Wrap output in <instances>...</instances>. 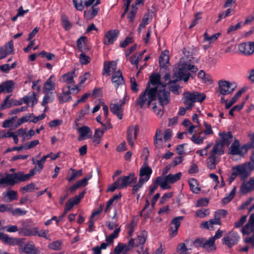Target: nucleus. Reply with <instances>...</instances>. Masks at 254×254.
I'll use <instances>...</instances> for the list:
<instances>
[{
	"label": "nucleus",
	"instance_id": "49530a36",
	"mask_svg": "<svg viewBox=\"0 0 254 254\" xmlns=\"http://www.w3.org/2000/svg\"><path fill=\"white\" fill-rule=\"evenodd\" d=\"M145 52H146V50H144L141 53H140L139 54V55L138 56L137 58L135 60V62H133V59H135L136 58V55H132L130 57V59H129L130 62L132 64H135L136 65V67L137 68L138 67V62L141 60L143 54Z\"/></svg>",
	"mask_w": 254,
	"mask_h": 254
},
{
	"label": "nucleus",
	"instance_id": "6e6d98bb",
	"mask_svg": "<svg viewBox=\"0 0 254 254\" xmlns=\"http://www.w3.org/2000/svg\"><path fill=\"white\" fill-rule=\"evenodd\" d=\"M90 106L88 104L86 105L84 110H81L79 113L78 117L76 119V122L79 121L81 118L86 114H87L89 110Z\"/></svg>",
	"mask_w": 254,
	"mask_h": 254
},
{
	"label": "nucleus",
	"instance_id": "603ef678",
	"mask_svg": "<svg viewBox=\"0 0 254 254\" xmlns=\"http://www.w3.org/2000/svg\"><path fill=\"white\" fill-rule=\"evenodd\" d=\"M169 56L163 53L161 54L159 57V64L161 66L164 67L169 62Z\"/></svg>",
	"mask_w": 254,
	"mask_h": 254
},
{
	"label": "nucleus",
	"instance_id": "4468645a",
	"mask_svg": "<svg viewBox=\"0 0 254 254\" xmlns=\"http://www.w3.org/2000/svg\"><path fill=\"white\" fill-rule=\"evenodd\" d=\"M119 35L118 30H111L107 32L104 36V43L106 45L112 44L117 40Z\"/></svg>",
	"mask_w": 254,
	"mask_h": 254
},
{
	"label": "nucleus",
	"instance_id": "f704fd0d",
	"mask_svg": "<svg viewBox=\"0 0 254 254\" xmlns=\"http://www.w3.org/2000/svg\"><path fill=\"white\" fill-rule=\"evenodd\" d=\"M163 179V177L161 176L157 177L155 178V179L153 181V185L150 186L149 191V195H152L155 191V190H157L159 183L162 182Z\"/></svg>",
	"mask_w": 254,
	"mask_h": 254
},
{
	"label": "nucleus",
	"instance_id": "a211bd4d",
	"mask_svg": "<svg viewBox=\"0 0 254 254\" xmlns=\"http://www.w3.org/2000/svg\"><path fill=\"white\" fill-rule=\"evenodd\" d=\"M254 231V213L251 214L247 224L242 229V232L244 235H250Z\"/></svg>",
	"mask_w": 254,
	"mask_h": 254
},
{
	"label": "nucleus",
	"instance_id": "052dcab7",
	"mask_svg": "<svg viewBox=\"0 0 254 254\" xmlns=\"http://www.w3.org/2000/svg\"><path fill=\"white\" fill-rule=\"evenodd\" d=\"M35 186V185L34 183L29 184L20 188V191H22L23 193H24V192L23 191L24 190L28 192H32V190L34 189Z\"/></svg>",
	"mask_w": 254,
	"mask_h": 254
},
{
	"label": "nucleus",
	"instance_id": "5fc2aeb1",
	"mask_svg": "<svg viewBox=\"0 0 254 254\" xmlns=\"http://www.w3.org/2000/svg\"><path fill=\"white\" fill-rule=\"evenodd\" d=\"M61 242L59 241H55L49 244L48 247L52 250L58 251L61 250Z\"/></svg>",
	"mask_w": 254,
	"mask_h": 254
},
{
	"label": "nucleus",
	"instance_id": "72a5a7b5",
	"mask_svg": "<svg viewBox=\"0 0 254 254\" xmlns=\"http://www.w3.org/2000/svg\"><path fill=\"white\" fill-rule=\"evenodd\" d=\"M189 184L191 190L195 193H198L200 191V188L197 186V181L195 179L191 178L189 180Z\"/></svg>",
	"mask_w": 254,
	"mask_h": 254
},
{
	"label": "nucleus",
	"instance_id": "ddd939ff",
	"mask_svg": "<svg viewBox=\"0 0 254 254\" xmlns=\"http://www.w3.org/2000/svg\"><path fill=\"white\" fill-rule=\"evenodd\" d=\"M152 173V169L146 164H144L139 170V180L144 183L147 182L149 180Z\"/></svg>",
	"mask_w": 254,
	"mask_h": 254
},
{
	"label": "nucleus",
	"instance_id": "39448f33",
	"mask_svg": "<svg viewBox=\"0 0 254 254\" xmlns=\"http://www.w3.org/2000/svg\"><path fill=\"white\" fill-rule=\"evenodd\" d=\"M178 79L170 80L167 83H165L164 85H162L160 88H159V86L152 88L155 89L156 98H157L163 108L165 105H167L169 104L170 100V91H166L165 90V87L167 85H170L172 83H176Z\"/></svg>",
	"mask_w": 254,
	"mask_h": 254
},
{
	"label": "nucleus",
	"instance_id": "338daca9",
	"mask_svg": "<svg viewBox=\"0 0 254 254\" xmlns=\"http://www.w3.org/2000/svg\"><path fill=\"white\" fill-rule=\"evenodd\" d=\"M208 214V209H199L197 210L195 212V215L196 216L203 218L205 217L207 214Z\"/></svg>",
	"mask_w": 254,
	"mask_h": 254
},
{
	"label": "nucleus",
	"instance_id": "f3484780",
	"mask_svg": "<svg viewBox=\"0 0 254 254\" xmlns=\"http://www.w3.org/2000/svg\"><path fill=\"white\" fill-rule=\"evenodd\" d=\"M254 190V177H251L247 182H243L240 188L241 191L246 194Z\"/></svg>",
	"mask_w": 254,
	"mask_h": 254
},
{
	"label": "nucleus",
	"instance_id": "dca6fc26",
	"mask_svg": "<svg viewBox=\"0 0 254 254\" xmlns=\"http://www.w3.org/2000/svg\"><path fill=\"white\" fill-rule=\"evenodd\" d=\"M19 250L26 254H39L40 253L33 243H29L24 246H23V244H21L19 247Z\"/></svg>",
	"mask_w": 254,
	"mask_h": 254
},
{
	"label": "nucleus",
	"instance_id": "2eb2a0df",
	"mask_svg": "<svg viewBox=\"0 0 254 254\" xmlns=\"http://www.w3.org/2000/svg\"><path fill=\"white\" fill-rule=\"evenodd\" d=\"M85 193V190H83L78 195H76L73 198L69 199L65 203L64 208L67 211L70 210L74 205L79 203L81 199L83 197Z\"/></svg>",
	"mask_w": 254,
	"mask_h": 254
},
{
	"label": "nucleus",
	"instance_id": "680f3d73",
	"mask_svg": "<svg viewBox=\"0 0 254 254\" xmlns=\"http://www.w3.org/2000/svg\"><path fill=\"white\" fill-rule=\"evenodd\" d=\"M133 43V40L132 37H127L124 41H122L120 43V47L125 48H126L129 44Z\"/></svg>",
	"mask_w": 254,
	"mask_h": 254
},
{
	"label": "nucleus",
	"instance_id": "58836bf2",
	"mask_svg": "<svg viewBox=\"0 0 254 254\" xmlns=\"http://www.w3.org/2000/svg\"><path fill=\"white\" fill-rule=\"evenodd\" d=\"M75 73V71H73L71 73L68 72L67 73L64 74L61 77V78L63 79V82L66 83L67 84H71L74 83V79L73 74Z\"/></svg>",
	"mask_w": 254,
	"mask_h": 254
},
{
	"label": "nucleus",
	"instance_id": "09e8293b",
	"mask_svg": "<svg viewBox=\"0 0 254 254\" xmlns=\"http://www.w3.org/2000/svg\"><path fill=\"white\" fill-rule=\"evenodd\" d=\"M92 177L91 173L88 174L84 178L81 180H79L76 182V184L78 185L79 187H85L88 184V181Z\"/></svg>",
	"mask_w": 254,
	"mask_h": 254
},
{
	"label": "nucleus",
	"instance_id": "a18cd8bd",
	"mask_svg": "<svg viewBox=\"0 0 254 254\" xmlns=\"http://www.w3.org/2000/svg\"><path fill=\"white\" fill-rule=\"evenodd\" d=\"M223 235V232L220 230V229H218L217 232L215 233V235L211 238H209V240L210 241V242L211 243L212 246H213V250L215 251L216 249V246L215 245V241L216 239H218L221 237Z\"/></svg>",
	"mask_w": 254,
	"mask_h": 254
},
{
	"label": "nucleus",
	"instance_id": "5701e85b",
	"mask_svg": "<svg viewBox=\"0 0 254 254\" xmlns=\"http://www.w3.org/2000/svg\"><path fill=\"white\" fill-rule=\"evenodd\" d=\"M78 132L79 133V135L78 137V140L81 141L85 138V136L88 138H90L91 135H88L90 133H91L90 128L87 126H83L77 129Z\"/></svg>",
	"mask_w": 254,
	"mask_h": 254
},
{
	"label": "nucleus",
	"instance_id": "cd10ccee",
	"mask_svg": "<svg viewBox=\"0 0 254 254\" xmlns=\"http://www.w3.org/2000/svg\"><path fill=\"white\" fill-rule=\"evenodd\" d=\"M54 77V75H52L45 82L43 88L44 93L47 92L54 90L55 89V84L52 81V78Z\"/></svg>",
	"mask_w": 254,
	"mask_h": 254
},
{
	"label": "nucleus",
	"instance_id": "8fccbe9b",
	"mask_svg": "<svg viewBox=\"0 0 254 254\" xmlns=\"http://www.w3.org/2000/svg\"><path fill=\"white\" fill-rule=\"evenodd\" d=\"M235 193H236V188L234 187V189L232 190V191L230 193V194L228 196L224 197L223 198V199L222 200V203L225 204L228 203L229 202H230L234 198V197L235 195Z\"/></svg>",
	"mask_w": 254,
	"mask_h": 254
},
{
	"label": "nucleus",
	"instance_id": "c756f323",
	"mask_svg": "<svg viewBox=\"0 0 254 254\" xmlns=\"http://www.w3.org/2000/svg\"><path fill=\"white\" fill-rule=\"evenodd\" d=\"M244 88L241 89L234 96L232 99L229 102L226 103L225 105V108L226 109H229L238 99V98L241 96V95L245 92Z\"/></svg>",
	"mask_w": 254,
	"mask_h": 254
},
{
	"label": "nucleus",
	"instance_id": "f257e3e1",
	"mask_svg": "<svg viewBox=\"0 0 254 254\" xmlns=\"http://www.w3.org/2000/svg\"><path fill=\"white\" fill-rule=\"evenodd\" d=\"M36 173L35 169L31 170L28 174H24L22 172L13 174H6L5 177L0 179V185L13 186L20 182H24L30 179Z\"/></svg>",
	"mask_w": 254,
	"mask_h": 254
},
{
	"label": "nucleus",
	"instance_id": "aec40b11",
	"mask_svg": "<svg viewBox=\"0 0 254 254\" xmlns=\"http://www.w3.org/2000/svg\"><path fill=\"white\" fill-rule=\"evenodd\" d=\"M112 81L114 84H115V86L117 88H118L120 85H123L125 84V81L120 70H118L113 74L112 77Z\"/></svg>",
	"mask_w": 254,
	"mask_h": 254
},
{
	"label": "nucleus",
	"instance_id": "4be33fe9",
	"mask_svg": "<svg viewBox=\"0 0 254 254\" xmlns=\"http://www.w3.org/2000/svg\"><path fill=\"white\" fill-rule=\"evenodd\" d=\"M219 135L221 138L219 141L223 145L228 146L232 141L233 135L231 132L228 131L227 133L225 132H220Z\"/></svg>",
	"mask_w": 254,
	"mask_h": 254
},
{
	"label": "nucleus",
	"instance_id": "412c9836",
	"mask_svg": "<svg viewBox=\"0 0 254 254\" xmlns=\"http://www.w3.org/2000/svg\"><path fill=\"white\" fill-rule=\"evenodd\" d=\"M224 145H223L220 141L217 140L215 142V144L214 145L212 151L210 152L211 157L213 158L214 156L220 155L224 153L223 148Z\"/></svg>",
	"mask_w": 254,
	"mask_h": 254
},
{
	"label": "nucleus",
	"instance_id": "0e129e2a",
	"mask_svg": "<svg viewBox=\"0 0 254 254\" xmlns=\"http://www.w3.org/2000/svg\"><path fill=\"white\" fill-rule=\"evenodd\" d=\"M144 183V182L139 180L137 183L136 185H134L132 186V193L134 194L136 192H137L142 187Z\"/></svg>",
	"mask_w": 254,
	"mask_h": 254
},
{
	"label": "nucleus",
	"instance_id": "37998d69",
	"mask_svg": "<svg viewBox=\"0 0 254 254\" xmlns=\"http://www.w3.org/2000/svg\"><path fill=\"white\" fill-rule=\"evenodd\" d=\"M70 171L72 172L71 175L70 177H68V175L66 177V179L70 182L75 179L76 178L81 176L82 175V170H79L75 171L72 168L70 169Z\"/></svg>",
	"mask_w": 254,
	"mask_h": 254
},
{
	"label": "nucleus",
	"instance_id": "a19ab883",
	"mask_svg": "<svg viewBox=\"0 0 254 254\" xmlns=\"http://www.w3.org/2000/svg\"><path fill=\"white\" fill-rule=\"evenodd\" d=\"M99 7L96 5H92L91 9L87 12V17L88 20L92 19L98 14Z\"/></svg>",
	"mask_w": 254,
	"mask_h": 254
},
{
	"label": "nucleus",
	"instance_id": "c9c22d12",
	"mask_svg": "<svg viewBox=\"0 0 254 254\" xmlns=\"http://www.w3.org/2000/svg\"><path fill=\"white\" fill-rule=\"evenodd\" d=\"M62 25L66 30H69L72 27V25L69 21L67 16L64 14L61 15Z\"/></svg>",
	"mask_w": 254,
	"mask_h": 254
},
{
	"label": "nucleus",
	"instance_id": "e433bc0d",
	"mask_svg": "<svg viewBox=\"0 0 254 254\" xmlns=\"http://www.w3.org/2000/svg\"><path fill=\"white\" fill-rule=\"evenodd\" d=\"M214 224H217L219 225H221V221H218L215 219H211L208 221H204L201 224V226L206 229H209L210 228H213V226Z\"/></svg>",
	"mask_w": 254,
	"mask_h": 254
},
{
	"label": "nucleus",
	"instance_id": "1a4fd4ad",
	"mask_svg": "<svg viewBox=\"0 0 254 254\" xmlns=\"http://www.w3.org/2000/svg\"><path fill=\"white\" fill-rule=\"evenodd\" d=\"M184 219L183 216H178L174 218L171 221L169 230L171 231L170 234L171 238L176 236L178 233V229L181 225V221Z\"/></svg>",
	"mask_w": 254,
	"mask_h": 254
},
{
	"label": "nucleus",
	"instance_id": "f03ea898",
	"mask_svg": "<svg viewBox=\"0 0 254 254\" xmlns=\"http://www.w3.org/2000/svg\"><path fill=\"white\" fill-rule=\"evenodd\" d=\"M198 70V68L193 65H191L188 62L180 61L178 67L174 70V76L179 80H183L187 82L190 77H192L190 72L195 73Z\"/></svg>",
	"mask_w": 254,
	"mask_h": 254
},
{
	"label": "nucleus",
	"instance_id": "13d9d810",
	"mask_svg": "<svg viewBox=\"0 0 254 254\" xmlns=\"http://www.w3.org/2000/svg\"><path fill=\"white\" fill-rule=\"evenodd\" d=\"M130 88L133 92H137L139 90L138 85L136 82V80L134 77L130 78Z\"/></svg>",
	"mask_w": 254,
	"mask_h": 254
},
{
	"label": "nucleus",
	"instance_id": "2f4dec72",
	"mask_svg": "<svg viewBox=\"0 0 254 254\" xmlns=\"http://www.w3.org/2000/svg\"><path fill=\"white\" fill-rule=\"evenodd\" d=\"M0 85L2 86L3 88V92L5 91V92L9 93L12 91L14 85V82L12 80H8L2 82Z\"/></svg>",
	"mask_w": 254,
	"mask_h": 254
},
{
	"label": "nucleus",
	"instance_id": "0eeeda50",
	"mask_svg": "<svg viewBox=\"0 0 254 254\" xmlns=\"http://www.w3.org/2000/svg\"><path fill=\"white\" fill-rule=\"evenodd\" d=\"M139 130V127L138 125L131 126L127 130V140L132 148L134 146V141L137 138Z\"/></svg>",
	"mask_w": 254,
	"mask_h": 254
},
{
	"label": "nucleus",
	"instance_id": "473e14b6",
	"mask_svg": "<svg viewBox=\"0 0 254 254\" xmlns=\"http://www.w3.org/2000/svg\"><path fill=\"white\" fill-rule=\"evenodd\" d=\"M181 176L182 173L181 172L178 173L175 175L169 174V175H167L165 178L166 181H168L169 184H173L179 180Z\"/></svg>",
	"mask_w": 254,
	"mask_h": 254
},
{
	"label": "nucleus",
	"instance_id": "4d7b16f0",
	"mask_svg": "<svg viewBox=\"0 0 254 254\" xmlns=\"http://www.w3.org/2000/svg\"><path fill=\"white\" fill-rule=\"evenodd\" d=\"M10 213L14 216H20L25 215L26 213V211L22 210L20 208L13 209L12 206L11 205V209Z\"/></svg>",
	"mask_w": 254,
	"mask_h": 254
},
{
	"label": "nucleus",
	"instance_id": "c85d7f7f",
	"mask_svg": "<svg viewBox=\"0 0 254 254\" xmlns=\"http://www.w3.org/2000/svg\"><path fill=\"white\" fill-rule=\"evenodd\" d=\"M110 110L114 114L116 115L120 120L122 119L123 114L121 106H119L117 104H111L110 105Z\"/></svg>",
	"mask_w": 254,
	"mask_h": 254
},
{
	"label": "nucleus",
	"instance_id": "864d4df0",
	"mask_svg": "<svg viewBox=\"0 0 254 254\" xmlns=\"http://www.w3.org/2000/svg\"><path fill=\"white\" fill-rule=\"evenodd\" d=\"M116 189H122L118 179L109 187L107 191L114 192Z\"/></svg>",
	"mask_w": 254,
	"mask_h": 254
},
{
	"label": "nucleus",
	"instance_id": "de8ad7c7",
	"mask_svg": "<svg viewBox=\"0 0 254 254\" xmlns=\"http://www.w3.org/2000/svg\"><path fill=\"white\" fill-rule=\"evenodd\" d=\"M217 156H214V157L211 158V155L207 159V167L210 169H214L215 168L217 162L216 161V158Z\"/></svg>",
	"mask_w": 254,
	"mask_h": 254
},
{
	"label": "nucleus",
	"instance_id": "7c9ffc66",
	"mask_svg": "<svg viewBox=\"0 0 254 254\" xmlns=\"http://www.w3.org/2000/svg\"><path fill=\"white\" fill-rule=\"evenodd\" d=\"M37 233V228H22L20 229L19 234L24 236H36Z\"/></svg>",
	"mask_w": 254,
	"mask_h": 254
},
{
	"label": "nucleus",
	"instance_id": "3c124183",
	"mask_svg": "<svg viewBox=\"0 0 254 254\" xmlns=\"http://www.w3.org/2000/svg\"><path fill=\"white\" fill-rule=\"evenodd\" d=\"M79 60L82 64L86 65L90 63L91 59L85 53H81L79 55Z\"/></svg>",
	"mask_w": 254,
	"mask_h": 254
},
{
	"label": "nucleus",
	"instance_id": "393cba45",
	"mask_svg": "<svg viewBox=\"0 0 254 254\" xmlns=\"http://www.w3.org/2000/svg\"><path fill=\"white\" fill-rule=\"evenodd\" d=\"M3 199L6 202H11L17 198V192L15 190H9L2 193Z\"/></svg>",
	"mask_w": 254,
	"mask_h": 254
},
{
	"label": "nucleus",
	"instance_id": "774afa93",
	"mask_svg": "<svg viewBox=\"0 0 254 254\" xmlns=\"http://www.w3.org/2000/svg\"><path fill=\"white\" fill-rule=\"evenodd\" d=\"M247 218V215H243L241 217L240 219L237 221L236 222L234 223V226L236 228H240L241 227L244 223L246 221Z\"/></svg>",
	"mask_w": 254,
	"mask_h": 254
},
{
	"label": "nucleus",
	"instance_id": "20e7f679",
	"mask_svg": "<svg viewBox=\"0 0 254 254\" xmlns=\"http://www.w3.org/2000/svg\"><path fill=\"white\" fill-rule=\"evenodd\" d=\"M156 100V91L155 88H151L149 83H147L145 91L141 93L135 101V105H139L142 108L145 102L149 107L152 101Z\"/></svg>",
	"mask_w": 254,
	"mask_h": 254
},
{
	"label": "nucleus",
	"instance_id": "a878e982",
	"mask_svg": "<svg viewBox=\"0 0 254 254\" xmlns=\"http://www.w3.org/2000/svg\"><path fill=\"white\" fill-rule=\"evenodd\" d=\"M24 239L9 237L7 235L4 242L10 245H18L19 247L21 244H23L24 243Z\"/></svg>",
	"mask_w": 254,
	"mask_h": 254
},
{
	"label": "nucleus",
	"instance_id": "e2e57ef3",
	"mask_svg": "<svg viewBox=\"0 0 254 254\" xmlns=\"http://www.w3.org/2000/svg\"><path fill=\"white\" fill-rule=\"evenodd\" d=\"M10 95H7L5 98L4 99L3 102L1 105V108H3L5 106H6L7 108H9L12 103V101H13V99H11L9 100V98L10 97Z\"/></svg>",
	"mask_w": 254,
	"mask_h": 254
},
{
	"label": "nucleus",
	"instance_id": "4c0bfd02",
	"mask_svg": "<svg viewBox=\"0 0 254 254\" xmlns=\"http://www.w3.org/2000/svg\"><path fill=\"white\" fill-rule=\"evenodd\" d=\"M23 102L28 105L30 102L32 103V107H33L35 104H36L38 102L37 99L36 98V94L34 92H33L32 94L30 96H26L22 98Z\"/></svg>",
	"mask_w": 254,
	"mask_h": 254
},
{
	"label": "nucleus",
	"instance_id": "9b49d317",
	"mask_svg": "<svg viewBox=\"0 0 254 254\" xmlns=\"http://www.w3.org/2000/svg\"><path fill=\"white\" fill-rule=\"evenodd\" d=\"M193 244L195 247H202L204 248L207 252L213 251V246L209 239L206 240L202 238H196L193 242Z\"/></svg>",
	"mask_w": 254,
	"mask_h": 254
},
{
	"label": "nucleus",
	"instance_id": "c03bdc74",
	"mask_svg": "<svg viewBox=\"0 0 254 254\" xmlns=\"http://www.w3.org/2000/svg\"><path fill=\"white\" fill-rule=\"evenodd\" d=\"M45 95L44 96L42 102V106H46L49 102H52L54 100V96L53 95V92H47Z\"/></svg>",
	"mask_w": 254,
	"mask_h": 254
},
{
	"label": "nucleus",
	"instance_id": "bf43d9fd",
	"mask_svg": "<svg viewBox=\"0 0 254 254\" xmlns=\"http://www.w3.org/2000/svg\"><path fill=\"white\" fill-rule=\"evenodd\" d=\"M188 249L185 243H181L178 245L177 251L180 252L181 254H189L187 253Z\"/></svg>",
	"mask_w": 254,
	"mask_h": 254
},
{
	"label": "nucleus",
	"instance_id": "7ed1b4c3",
	"mask_svg": "<svg viewBox=\"0 0 254 254\" xmlns=\"http://www.w3.org/2000/svg\"><path fill=\"white\" fill-rule=\"evenodd\" d=\"M252 171L246 163L234 166L232 168V172L228 178V182L230 184L235 179L237 176H239L241 180L245 182Z\"/></svg>",
	"mask_w": 254,
	"mask_h": 254
},
{
	"label": "nucleus",
	"instance_id": "bb28decb",
	"mask_svg": "<svg viewBox=\"0 0 254 254\" xmlns=\"http://www.w3.org/2000/svg\"><path fill=\"white\" fill-rule=\"evenodd\" d=\"M161 76L158 73H153L149 76V82L148 83H151L152 85H156V87L159 86V88L162 85L165 84L162 83L160 81Z\"/></svg>",
	"mask_w": 254,
	"mask_h": 254
},
{
	"label": "nucleus",
	"instance_id": "f8f14e48",
	"mask_svg": "<svg viewBox=\"0 0 254 254\" xmlns=\"http://www.w3.org/2000/svg\"><path fill=\"white\" fill-rule=\"evenodd\" d=\"M184 95L186 99L191 101L192 102H199L201 103L206 98L205 94L197 92L193 93L187 92L184 93Z\"/></svg>",
	"mask_w": 254,
	"mask_h": 254
},
{
	"label": "nucleus",
	"instance_id": "6e6552de",
	"mask_svg": "<svg viewBox=\"0 0 254 254\" xmlns=\"http://www.w3.org/2000/svg\"><path fill=\"white\" fill-rule=\"evenodd\" d=\"M122 189L127 188L131 183H135L137 177L134 173H129L127 176H122L118 179Z\"/></svg>",
	"mask_w": 254,
	"mask_h": 254
},
{
	"label": "nucleus",
	"instance_id": "6ab92c4d",
	"mask_svg": "<svg viewBox=\"0 0 254 254\" xmlns=\"http://www.w3.org/2000/svg\"><path fill=\"white\" fill-rule=\"evenodd\" d=\"M87 38L83 36L79 38L76 41L77 47L81 53H86L90 51V48L86 44Z\"/></svg>",
	"mask_w": 254,
	"mask_h": 254
},
{
	"label": "nucleus",
	"instance_id": "ea45409f",
	"mask_svg": "<svg viewBox=\"0 0 254 254\" xmlns=\"http://www.w3.org/2000/svg\"><path fill=\"white\" fill-rule=\"evenodd\" d=\"M147 232L142 231L140 235L138 236L136 239V247H138L139 245H143L146 240Z\"/></svg>",
	"mask_w": 254,
	"mask_h": 254
},
{
	"label": "nucleus",
	"instance_id": "b1692460",
	"mask_svg": "<svg viewBox=\"0 0 254 254\" xmlns=\"http://www.w3.org/2000/svg\"><path fill=\"white\" fill-rule=\"evenodd\" d=\"M243 150L240 148V143L238 140H234L229 149L230 153L233 155H242Z\"/></svg>",
	"mask_w": 254,
	"mask_h": 254
},
{
	"label": "nucleus",
	"instance_id": "79ce46f5",
	"mask_svg": "<svg viewBox=\"0 0 254 254\" xmlns=\"http://www.w3.org/2000/svg\"><path fill=\"white\" fill-rule=\"evenodd\" d=\"M220 35V33H217L216 34H213L211 36H209L207 32L206 31L203 34L204 40L205 41H208L209 43L211 44V43L216 41Z\"/></svg>",
	"mask_w": 254,
	"mask_h": 254
},
{
	"label": "nucleus",
	"instance_id": "423d86ee",
	"mask_svg": "<svg viewBox=\"0 0 254 254\" xmlns=\"http://www.w3.org/2000/svg\"><path fill=\"white\" fill-rule=\"evenodd\" d=\"M218 85L220 93L222 95H227L232 93L237 86L235 82L231 83L225 80H220Z\"/></svg>",
	"mask_w": 254,
	"mask_h": 254
},
{
	"label": "nucleus",
	"instance_id": "9d476101",
	"mask_svg": "<svg viewBox=\"0 0 254 254\" xmlns=\"http://www.w3.org/2000/svg\"><path fill=\"white\" fill-rule=\"evenodd\" d=\"M229 234V236H225L222 239V243L230 248L238 243L239 237L237 233L230 232Z\"/></svg>",
	"mask_w": 254,
	"mask_h": 254
},
{
	"label": "nucleus",
	"instance_id": "69168bd1",
	"mask_svg": "<svg viewBox=\"0 0 254 254\" xmlns=\"http://www.w3.org/2000/svg\"><path fill=\"white\" fill-rule=\"evenodd\" d=\"M209 199L207 198H203L199 199L197 200L196 206L201 207L203 206H207L209 203Z\"/></svg>",
	"mask_w": 254,
	"mask_h": 254
}]
</instances>
